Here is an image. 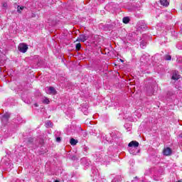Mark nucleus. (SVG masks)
Wrapping results in <instances>:
<instances>
[{
    "mask_svg": "<svg viewBox=\"0 0 182 182\" xmlns=\"http://www.w3.org/2000/svg\"><path fill=\"white\" fill-rule=\"evenodd\" d=\"M18 50L20 52H21L22 53H26V51L28 49V45L25 44V43H20L18 45Z\"/></svg>",
    "mask_w": 182,
    "mask_h": 182,
    "instance_id": "1",
    "label": "nucleus"
},
{
    "mask_svg": "<svg viewBox=\"0 0 182 182\" xmlns=\"http://www.w3.org/2000/svg\"><path fill=\"white\" fill-rule=\"evenodd\" d=\"M87 39H89V36H87L85 34H81L77 38V41H78V42H85V41H87Z\"/></svg>",
    "mask_w": 182,
    "mask_h": 182,
    "instance_id": "2",
    "label": "nucleus"
},
{
    "mask_svg": "<svg viewBox=\"0 0 182 182\" xmlns=\"http://www.w3.org/2000/svg\"><path fill=\"white\" fill-rule=\"evenodd\" d=\"M171 149L170 147H166L163 150V154L164 156H171Z\"/></svg>",
    "mask_w": 182,
    "mask_h": 182,
    "instance_id": "3",
    "label": "nucleus"
},
{
    "mask_svg": "<svg viewBox=\"0 0 182 182\" xmlns=\"http://www.w3.org/2000/svg\"><path fill=\"white\" fill-rule=\"evenodd\" d=\"M48 95H56V90L53 87H47Z\"/></svg>",
    "mask_w": 182,
    "mask_h": 182,
    "instance_id": "4",
    "label": "nucleus"
},
{
    "mask_svg": "<svg viewBox=\"0 0 182 182\" xmlns=\"http://www.w3.org/2000/svg\"><path fill=\"white\" fill-rule=\"evenodd\" d=\"M139 142L137 141H132L129 143L128 146L129 147H139Z\"/></svg>",
    "mask_w": 182,
    "mask_h": 182,
    "instance_id": "5",
    "label": "nucleus"
},
{
    "mask_svg": "<svg viewBox=\"0 0 182 182\" xmlns=\"http://www.w3.org/2000/svg\"><path fill=\"white\" fill-rule=\"evenodd\" d=\"M172 79L173 80H178V79H180V75H178V72L177 71L173 72V74L172 75Z\"/></svg>",
    "mask_w": 182,
    "mask_h": 182,
    "instance_id": "6",
    "label": "nucleus"
},
{
    "mask_svg": "<svg viewBox=\"0 0 182 182\" xmlns=\"http://www.w3.org/2000/svg\"><path fill=\"white\" fill-rule=\"evenodd\" d=\"M160 4L163 6H168L169 3L167 0H160Z\"/></svg>",
    "mask_w": 182,
    "mask_h": 182,
    "instance_id": "7",
    "label": "nucleus"
},
{
    "mask_svg": "<svg viewBox=\"0 0 182 182\" xmlns=\"http://www.w3.org/2000/svg\"><path fill=\"white\" fill-rule=\"evenodd\" d=\"M9 117H11V115H9V114H5L3 116L2 122H8Z\"/></svg>",
    "mask_w": 182,
    "mask_h": 182,
    "instance_id": "8",
    "label": "nucleus"
},
{
    "mask_svg": "<svg viewBox=\"0 0 182 182\" xmlns=\"http://www.w3.org/2000/svg\"><path fill=\"white\" fill-rule=\"evenodd\" d=\"M42 102L44 105H49V103H50V101L49 100V98H48L46 97H43V101Z\"/></svg>",
    "mask_w": 182,
    "mask_h": 182,
    "instance_id": "9",
    "label": "nucleus"
},
{
    "mask_svg": "<svg viewBox=\"0 0 182 182\" xmlns=\"http://www.w3.org/2000/svg\"><path fill=\"white\" fill-rule=\"evenodd\" d=\"M77 142H78V141L73 138H72L70 141L71 146H76V144H77Z\"/></svg>",
    "mask_w": 182,
    "mask_h": 182,
    "instance_id": "10",
    "label": "nucleus"
},
{
    "mask_svg": "<svg viewBox=\"0 0 182 182\" xmlns=\"http://www.w3.org/2000/svg\"><path fill=\"white\" fill-rule=\"evenodd\" d=\"M23 9H25V6H17V12L18 14H22V11H23Z\"/></svg>",
    "mask_w": 182,
    "mask_h": 182,
    "instance_id": "11",
    "label": "nucleus"
},
{
    "mask_svg": "<svg viewBox=\"0 0 182 182\" xmlns=\"http://www.w3.org/2000/svg\"><path fill=\"white\" fill-rule=\"evenodd\" d=\"M124 23H129V22L130 21V18H129V17H124L122 19Z\"/></svg>",
    "mask_w": 182,
    "mask_h": 182,
    "instance_id": "12",
    "label": "nucleus"
},
{
    "mask_svg": "<svg viewBox=\"0 0 182 182\" xmlns=\"http://www.w3.org/2000/svg\"><path fill=\"white\" fill-rule=\"evenodd\" d=\"M75 48L77 50H79L80 48H82V45L80 43H77Z\"/></svg>",
    "mask_w": 182,
    "mask_h": 182,
    "instance_id": "13",
    "label": "nucleus"
},
{
    "mask_svg": "<svg viewBox=\"0 0 182 182\" xmlns=\"http://www.w3.org/2000/svg\"><path fill=\"white\" fill-rule=\"evenodd\" d=\"M166 60H171V56H170V55H166Z\"/></svg>",
    "mask_w": 182,
    "mask_h": 182,
    "instance_id": "14",
    "label": "nucleus"
},
{
    "mask_svg": "<svg viewBox=\"0 0 182 182\" xmlns=\"http://www.w3.org/2000/svg\"><path fill=\"white\" fill-rule=\"evenodd\" d=\"M141 46L142 48H144V46H146V43L141 42Z\"/></svg>",
    "mask_w": 182,
    "mask_h": 182,
    "instance_id": "15",
    "label": "nucleus"
},
{
    "mask_svg": "<svg viewBox=\"0 0 182 182\" xmlns=\"http://www.w3.org/2000/svg\"><path fill=\"white\" fill-rule=\"evenodd\" d=\"M46 124L47 127H48V126H50L52 124V123L48 121V122H46Z\"/></svg>",
    "mask_w": 182,
    "mask_h": 182,
    "instance_id": "16",
    "label": "nucleus"
},
{
    "mask_svg": "<svg viewBox=\"0 0 182 182\" xmlns=\"http://www.w3.org/2000/svg\"><path fill=\"white\" fill-rule=\"evenodd\" d=\"M60 137H57L56 138V141H58V143H60Z\"/></svg>",
    "mask_w": 182,
    "mask_h": 182,
    "instance_id": "17",
    "label": "nucleus"
},
{
    "mask_svg": "<svg viewBox=\"0 0 182 182\" xmlns=\"http://www.w3.org/2000/svg\"><path fill=\"white\" fill-rule=\"evenodd\" d=\"M34 106H35L36 107H38V106H39V105H38V103H35V104H34Z\"/></svg>",
    "mask_w": 182,
    "mask_h": 182,
    "instance_id": "18",
    "label": "nucleus"
},
{
    "mask_svg": "<svg viewBox=\"0 0 182 182\" xmlns=\"http://www.w3.org/2000/svg\"><path fill=\"white\" fill-rule=\"evenodd\" d=\"M3 6L6 7V3H4V4H3Z\"/></svg>",
    "mask_w": 182,
    "mask_h": 182,
    "instance_id": "19",
    "label": "nucleus"
},
{
    "mask_svg": "<svg viewBox=\"0 0 182 182\" xmlns=\"http://www.w3.org/2000/svg\"><path fill=\"white\" fill-rule=\"evenodd\" d=\"M179 137L182 138V134H179Z\"/></svg>",
    "mask_w": 182,
    "mask_h": 182,
    "instance_id": "20",
    "label": "nucleus"
},
{
    "mask_svg": "<svg viewBox=\"0 0 182 182\" xmlns=\"http://www.w3.org/2000/svg\"><path fill=\"white\" fill-rule=\"evenodd\" d=\"M130 153H131V154H135L134 152H132V151H131Z\"/></svg>",
    "mask_w": 182,
    "mask_h": 182,
    "instance_id": "21",
    "label": "nucleus"
}]
</instances>
